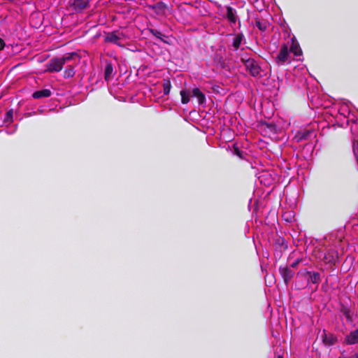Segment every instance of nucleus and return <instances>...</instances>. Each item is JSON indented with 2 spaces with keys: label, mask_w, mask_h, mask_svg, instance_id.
<instances>
[{
  "label": "nucleus",
  "mask_w": 358,
  "mask_h": 358,
  "mask_svg": "<svg viewBox=\"0 0 358 358\" xmlns=\"http://www.w3.org/2000/svg\"><path fill=\"white\" fill-rule=\"evenodd\" d=\"M345 343L348 345L358 344V329L350 331L345 338Z\"/></svg>",
  "instance_id": "nucleus-12"
},
{
  "label": "nucleus",
  "mask_w": 358,
  "mask_h": 358,
  "mask_svg": "<svg viewBox=\"0 0 358 358\" xmlns=\"http://www.w3.org/2000/svg\"><path fill=\"white\" fill-rule=\"evenodd\" d=\"M350 115V110L347 105L341 106L338 109V115L336 117V120L340 127H345L350 124V118L347 116Z\"/></svg>",
  "instance_id": "nucleus-4"
},
{
  "label": "nucleus",
  "mask_w": 358,
  "mask_h": 358,
  "mask_svg": "<svg viewBox=\"0 0 358 358\" xmlns=\"http://www.w3.org/2000/svg\"><path fill=\"white\" fill-rule=\"evenodd\" d=\"M192 96L197 99L199 105L205 106L206 96L198 87H194L192 89Z\"/></svg>",
  "instance_id": "nucleus-11"
},
{
  "label": "nucleus",
  "mask_w": 358,
  "mask_h": 358,
  "mask_svg": "<svg viewBox=\"0 0 358 358\" xmlns=\"http://www.w3.org/2000/svg\"><path fill=\"white\" fill-rule=\"evenodd\" d=\"M318 258H319L320 259H327L326 255H325V254H324V253H322V254L318 257Z\"/></svg>",
  "instance_id": "nucleus-27"
},
{
  "label": "nucleus",
  "mask_w": 358,
  "mask_h": 358,
  "mask_svg": "<svg viewBox=\"0 0 358 358\" xmlns=\"http://www.w3.org/2000/svg\"><path fill=\"white\" fill-rule=\"evenodd\" d=\"M5 46V43L3 39L0 38V50H2Z\"/></svg>",
  "instance_id": "nucleus-26"
},
{
  "label": "nucleus",
  "mask_w": 358,
  "mask_h": 358,
  "mask_svg": "<svg viewBox=\"0 0 358 358\" xmlns=\"http://www.w3.org/2000/svg\"><path fill=\"white\" fill-rule=\"evenodd\" d=\"M6 133L8 134H12L11 132H9V131H6Z\"/></svg>",
  "instance_id": "nucleus-31"
},
{
  "label": "nucleus",
  "mask_w": 358,
  "mask_h": 358,
  "mask_svg": "<svg viewBox=\"0 0 358 358\" xmlns=\"http://www.w3.org/2000/svg\"><path fill=\"white\" fill-rule=\"evenodd\" d=\"M322 338L326 345H332L336 342V336L333 334H327L324 331L322 334Z\"/></svg>",
  "instance_id": "nucleus-15"
},
{
  "label": "nucleus",
  "mask_w": 358,
  "mask_h": 358,
  "mask_svg": "<svg viewBox=\"0 0 358 358\" xmlns=\"http://www.w3.org/2000/svg\"><path fill=\"white\" fill-rule=\"evenodd\" d=\"M350 358H358V352L352 355Z\"/></svg>",
  "instance_id": "nucleus-28"
},
{
  "label": "nucleus",
  "mask_w": 358,
  "mask_h": 358,
  "mask_svg": "<svg viewBox=\"0 0 358 358\" xmlns=\"http://www.w3.org/2000/svg\"><path fill=\"white\" fill-rule=\"evenodd\" d=\"M316 137V132L314 130H302L296 134L294 140L297 142L310 141Z\"/></svg>",
  "instance_id": "nucleus-6"
},
{
  "label": "nucleus",
  "mask_w": 358,
  "mask_h": 358,
  "mask_svg": "<svg viewBox=\"0 0 358 358\" xmlns=\"http://www.w3.org/2000/svg\"><path fill=\"white\" fill-rule=\"evenodd\" d=\"M301 262V259H296L294 262H293L292 264H291V267L292 268H294L296 267L299 264V262Z\"/></svg>",
  "instance_id": "nucleus-24"
},
{
  "label": "nucleus",
  "mask_w": 358,
  "mask_h": 358,
  "mask_svg": "<svg viewBox=\"0 0 358 358\" xmlns=\"http://www.w3.org/2000/svg\"><path fill=\"white\" fill-rule=\"evenodd\" d=\"M113 67L111 63L106 62L105 71H104V77L106 81H108L113 77Z\"/></svg>",
  "instance_id": "nucleus-17"
},
{
  "label": "nucleus",
  "mask_w": 358,
  "mask_h": 358,
  "mask_svg": "<svg viewBox=\"0 0 358 358\" xmlns=\"http://www.w3.org/2000/svg\"><path fill=\"white\" fill-rule=\"evenodd\" d=\"M264 176V175H262V176H259V178H260V180H261V182H262V178H263Z\"/></svg>",
  "instance_id": "nucleus-29"
},
{
  "label": "nucleus",
  "mask_w": 358,
  "mask_h": 358,
  "mask_svg": "<svg viewBox=\"0 0 358 358\" xmlns=\"http://www.w3.org/2000/svg\"><path fill=\"white\" fill-rule=\"evenodd\" d=\"M73 7L76 10H82L89 5L88 0H74Z\"/></svg>",
  "instance_id": "nucleus-16"
},
{
  "label": "nucleus",
  "mask_w": 358,
  "mask_h": 358,
  "mask_svg": "<svg viewBox=\"0 0 358 358\" xmlns=\"http://www.w3.org/2000/svg\"><path fill=\"white\" fill-rule=\"evenodd\" d=\"M278 358H283V357H282V356H281V355H278Z\"/></svg>",
  "instance_id": "nucleus-30"
},
{
  "label": "nucleus",
  "mask_w": 358,
  "mask_h": 358,
  "mask_svg": "<svg viewBox=\"0 0 358 358\" xmlns=\"http://www.w3.org/2000/svg\"><path fill=\"white\" fill-rule=\"evenodd\" d=\"M171 88V82L166 80L163 84V92L164 95H168L170 93Z\"/></svg>",
  "instance_id": "nucleus-21"
},
{
  "label": "nucleus",
  "mask_w": 358,
  "mask_h": 358,
  "mask_svg": "<svg viewBox=\"0 0 358 358\" xmlns=\"http://www.w3.org/2000/svg\"><path fill=\"white\" fill-rule=\"evenodd\" d=\"M148 31L153 36L163 41L162 36H164V35L159 31L155 29H149Z\"/></svg>",
  "instance_id": "nucleus-23"
},
{
  "label": "nucleus",
  "mask_w": 358,
  "mask_h": 358,
  "mask_svg": "<svg viewBox=\"0 0 358 358\" xmlns=\"http://www.w3.org/2000/svg\"><path fill=\"white\" fill-rule=\"evenodd\" d=\"M289 52H293L296 57L302 55V50L294 36L290 39V41H288L287 44H283L280 48L279 53L275 57V62L278 65H284L291 62Z\"/></svg>",
  "instance_id": "nucleus-1"
},
{
  "label": "nucleus",
  "mask_w": 358,
  "mask_h": 358,
  "mask_svg": "<svg viewBox=\"0 0 358 358\" xmlns=\"http://www.w3.org/2000/svg\"><path fill=\"white\" fill-rule=\"evenodd\" d=\"M226 10H227L226 17H227L228 21L229 22L230 25L231 27H233L234 25L236 24V23L238 20L236 10V9H234V8H232L231 6H227Z\"/></svg>",
  "instance_id": "nucleus-9"
},
{
  "label": "nucleus",
  "mask_w": 358,
  "mask_h": 358,
  "mask_svg": "<svg viewBox=\"0 0 358 358\" xmlns=\"http://www.w3.org/2000/svg\"><path fill=\"white\" fill-rule=\"evenodd\" d=\"M52 94V92L48 89H43L41 90L36 91L33 93L32 96L34 99H41V98H46L50 96Z\"/></svg>",
  "instance_id": "nucleus-14"
},
{
  "label": "nucleus",
  "mask_w": 358,
  "mask_h": 358,
  "mask_svg": "<svg viewBox=\"0 0 358 358\" xmlns=\"http://www.w3.org/2000/svg\"><path fill=\"white\" fill-rule=\"evenodd\" d=\"M233 37L231 43L228 45L230 51L236 52L240 48L241 45L245 43L244 35L242 33L236 34H231Z\"/></svg>",
  "instance_id": "nucleus-5"
},
{
  "label": "nucleus",
  "mask_w": 358,
  "mask_h": 358,
  "mask_svg": "<svg viewBox=\"0 0 358 358\" xmlns=\"http://www.w3.org/2000/svg\"><path fill=\"white\" fill-rule=\"evenodd\" d=\"M77 55L75 52H71L64 55L62 57H55L50 59V61L46 64V71L49 72H59L60 71L63 66L69 61L71 60Z\"/></svg>",
  "instance_id": "nucleus-2"
},
{
  "label": "nucleus",
  "mask_w": 358,
  "mask_h": 358,
  "mask_svg": "<svg viewBox=\"0 0 358 358\" xmlns=\"http://www.w3.org/2000/svg\"><path fill=\"white\" fill-rule=\"evenodd\" d=\"M255 26L260 30V31H265L267 29L268 23L266 22H261L259 20L256 21Z\"/></svg>",
  "instance_id": "nucleus-22"
},
{
  "label": "nucleus",
  "mask_w": 358,
  "mask_h": 358,
  "mask_svg": "<svg viewBox=\"0 0 358 358\" xmlns=\"http://www.w3.org/2000/svg\"><path fill=\"white\" fill-rule=\"evenodd\" d=\"M279 270L281 275L284 279L285 282L287 284L294 276V272L287 267L280 266Z\"/></svg>",
  "instance_id": "nucleus-13"
},
{
  "label": "nucleus",
  "mask_w": 358,
  "mask_h": 358,
  "mask_svg": "<svg viewBox=\"0 0 358 358\" xmlns=\"http://www.w3.org/2000/svg\"><path fill=\"white\" fill-rule=\"evenodd\" d=\"M246 71L252 77H263L265 75L264 71L259 66L258 62L252 58H241Z\"/></svg>",
  "instance_id": "nucleus-3"
},
{
  "label": "nucleus",
  "mask_w": 358,
  "mask_h": 358,
  "mask_svg": "<svg viewBox=\"0 0 358 358\" xmlns=\"http://www.w3.org/2000/svg\"><path fill=\"white\" fill-rule=\"evenodd\" d=\"M76 73V71L74 69L73 66L69 65L66 67L65 71H64V77L65 78H69L74 76Z\"/></svg>",
  "instance_id": "nucleus-20"
},
{
  "label": "nucleus",
  "mask_w": 358,
  "mask_h": 358,
  "mask_svg": "<svg viewBox=\"0 0 358 358\" xmlns=\"http://www.w3.org/2000/svg\"><path fill=\"white\" fill-rule=\"evenodd\" d=\"M301 275L308 278L313 284H317L320 281V275L317 272L304 271L299 272Z\"/></svg>",
  "instance_id": "nucleus-8"
},
{
  "label": "nucleus",
  "mask_w": 358,
  "mask_h": 358,
  "mask_svg": "<svg viewBox=\"0 0 358 358\" xmlns=\"http://www.w3.org/2000/svg\"><path fill=\"white\" fill-rule=\"evenodd\" d=\"M181 96V102L183 104H187L190 101V96H192V92L187 90H182L180 91Z\"/></svg>",
  "instance_id": "nucleus-18"
},
{
  "label": "nucleus",
  "mask_w": 358,
  "mask_h": 358,
  "mask_svg": "<svg viewBox=\"0 0 358 358\" xmlns=\"http://www.w3.org/2000/svg\"><path fill=\"white\" fill-rule=\"evenodd\" d=\"M123 38V34L118 31H113L108 33L106 38L105 41L106 42L112 43L118 45H121L120 41Z\"/></svg>",
  "instance_id": "nucleus-7"
},
{
  "label": "nucleus",
  "mask_w": 358,
  "mask_h": 358,
  "mask_svg": "<svg viewBox=\"0 0 358 358\" xmlns=\"http://www.w3.org/2000/svg\"><path fill=\"white\" fill-rule=\"evenodd\" d=\"M283 220L289 223L295 221V214L292 210H287L282 213Z\"/></svg>",
  "instance_id": "nucleus-19"
},
{
  "label": "nucleus",
  "mask_w": 358,
  "mask_h": 358,
  "mask_svg": "<svg viewBox=\"0 0 358 358\" xmlns=\"http://www.w3.org/2000/svg\"><path fill=\"white\" fill-rule=\"evenodd\" d=\"M13 113L12 110L8 111L6 113L7 119H11L13 117Z\"/></svg>",
  "instance_id": "nucleus-25"
},
{
  "label": "nucleus",
  "mask_w": 358,
  "mask_h": 358,
  "mask_svg": "<svg viewBox=\"0 0 358 358\" xmlns=\"http://www.w3.org/2000/svg\"><path fill=\"white\" fill-rule=\"evenodd\" d=\"M150 9H152L158 15H164L167 10V6L164 2H158L155 4L150 5L148 6Z\"/></svg>",
  "instance_id": "nucleus-10"
}]
</instances>
